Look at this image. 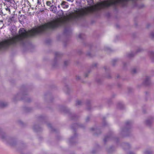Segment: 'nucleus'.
I'll use <instances>...</instances> for the list:
<instances>
[{"mask_svg": "<svg viewBox=\"0 0 154 154\" xmlns=\"http://www.w3.org/2000/svg\"><path fill=\"white\" fill-rule=\"evenodd\" d=\"M90 6L84 8L77 9L74 12L70 13L66 16H63L35 28L33 32H37V34L44 32L49 29H54L59 26H65L72 22L75 21L79 18L93 13L102 9L106 8L111 5L116 6L120 5L125 6L128 1L135 2L137 0H108L92 5L93 0H87Z\"/></svg>", "mask_w": 154, "mask_h": 154, "instance_id": "obj_1", "label": "nucleus"}, {"mask_svg": "<svg viewBox=\"0 0 154 154\" xmlns=\"http://www.w3.org/2000/svg\"><path fill=\"white\" fill-rule=\"evenodd\" d=\"M35 28H33L27 31L24 28L20 29L19 34L10 37L0 42V49L8 48L9 46L23 45L25 43L27 38L35 36V32H33Z\"/></svg>", "mask_w": 154, "mask_h": 154, "instance_id": "obj_2", "label": "nucleus"}, {"mask_svg": "<svg viewBox=\"0 0 154 154\" xmlns=\"http://www.w3.org/2000/svg\"><path fill=\"white\" fill-rule=\"evenodd\" d=\"M60 5L63 8H67L69 7L68 3L63 1L61 2L60 4Z\"/></svg>", "mask_w": 154, "mask_h": 154, "instance_id": "obj_3", "label": "nucleus"}, {"mask_svg": "<svg viewBox=\"0 0 154 154\" xmlns=\"http://www.w3.org/2000/svg\"><path fill=\"white\" fill-rule=\"evenodd\" d=\"M48 8L50 9V11L54 13H56L57 11V7L54 5H53L50 8Z\"/></svg>", "mask_w": 154, "mask_h": 154, "instance_id": "obj_4", "label": "nucleus"}, {"mask_svg": "<svg viewBox=\"0 0 154 154\" xmlns=\"http://www.w3.org/2000/svg\"><path fill=\"white\" fill-rule=\"evenodd\" d=\"M148 55L150 57L152 61H154V52L150 51L148 52Z\"/></svg>", "mask_w": 154, "mask_h": 154, "instance_id": "obj_5", "label": "nucleus"}, {"mask_svg": "<svg viewBox=\"0 0 154 154\" xmlns=\"http://www.w3.org/2000/svg\"><path fill=\"white\" fill-rule=\"evenodd\" d=\"M53 5V2H51L50 1H48L46 2V6L48 8H50Z\"/></svg>", "mask_w": 154, "mask_h": 154, "instance_id": "obj_6", "label": "nucleus"}, {"mask_svg": "<svg viewBox=\"0 0 154 154\" xmlns=\"http://www.w3.org/2000/svg\"><path fill=\"white\" fill-rule=\"evenodd\" d=\"M152 122V119H148L146 120V125H150Z\"/></svg>", "mask_w": 154, "mask_h": 154, "instance_id": "obj_7", "label": "nucleus"}, {"mask_svg": "<svg viewBox=\"0 0 154 154\" xmlns=\"http://www.w3.org/2000/svg\"><path fill=\"white\" fill-rule=\"evenodd\" d=\"M150 80V78L149 77H146L144 81V82L146 85H148L149 84Z\"/></svg>", "mask_w": 154, "mask_h": 154, "instance_id": "obj_8", "label": "nucleus"}, {"mask_svg": "<svg viewBox=\"0 0 154 154\" xmlns=\"http://www.w3.org/2000/svg\"><path fill=\"white\" fill-rule=\"evenodd\" d=\"M8 104L4 102H0V107H4L6 106Z\"/></svg>", "mask_w": 154, "mask_h": 154, "instance_id": "obj_9", "label": "nucleus"}, {"mask_svg": "<svg viewBox=\"0 0 154 154\" xmlns=\"http://www.w3.org/2000/svg\"><path fill=\"white\" fill-rule=\"evenodd\" d=\"M10 5H6L5 8V10L6 11H8L9 14H10L11 12L10 8Z\"/></svg>", "mask_w": 154, "mask_h": 154, "instance_id": "obj_10", "label": "nucleus"}, {"mask_svg": "<svg viewBox=\"0 0 154 154\" xmlns=\"http://www.w3.org/2000/svg\"><path fill=\"white\" fill-rule=\"evenodd\" d=\"M137 70L136 68H133L131 70V73L132 74H134L137 73Z\"/></svg>", "mask_w": 154, "mask_h": 154, "instance_id": "obj_11", "label": "nucleus"}, {"mask_svg": "<svg viewBox=\"0 0 154 154\" xmlns=\"http://www.w3.org/2000/svg\"><path fill=\"white\" fill-rule=\"evenodd\" d=\"M123 107V105L121 103H119L118 105V107L120 109H122Z\"/></svg>", "mask_w": 154, "mask_h": 154, "instance_id": "obj_12", "label": "nucleus"}, {"mask_svg": "<svg viewBox=\"0 0 154 154\" xmlns=\"http://www.w3.org/2000/svg\"><path fill=\"white\" fill-rule=\"evenodd\" d=\"M143 50L142 48H139L137 49L136 52L137 53L140 52Z\"/></svg>", "mask_w": 154, "mask_h": 154, "instance_id": "obj_13", "label": "nucleus"}, {"mask_svg": "<svg viewBox=\"0 0 154 154\" xmlns=\"http://www.w3.org/2000/svg\"><path fill=\"white\" fill-rule=\"evenodd\" d=\"M82 101L80 100H77L76 102V105H79L81 104H82Z\"/></svg>", "mask_w": 154, "mask_h": 154, "instance_id": "obj_14", "label": "nucleus"}, {"mask_svg": "<svg viewBox=\"0 0 154 154\" xmlns=\"http://www.w3.org/2000/svg\"><path fill=\"white\" fill-rule=\"evenodd\" d=\"M134 53H133L131 52L129 54H128V56L129 57H133L134 56Z\"/></svg>", "mask_w": 154, "mask_h": 154, "instance_id": "obj_15", "label": "nucleus"}, {"mask_svg": "<svg viewBox=\"0 0 154 154\" xmlns=\"http://www.w3.org/2000/svg\"><path fill=\"white\" fill-rule=\"evenodd\" d=\"M150 35L151 38L154 40V33L153 32H152L150 34Z\"/></svg>", "mask_w": 154, "mask_h": 154, "instance_id": "obj_16", "label": "nucleus"}, {"mask_svg": "<svg viewBox=\"0 0 154 154\" xmlns=\"http://www.w3.org/2000/svg\"><path fill=\"white\" fill-rule=\"evenodd\" d=\"M3 25V21L0 20V29H1L2 28V26Z\"/></svg>", "mask_w": 154, "mask_h": 154, "instance_id": "obj_17", "label": "nucleus"}, {"mask_svg": "<svg viewBox=\"0 0 154 154\" xmlns=\"http://www.w3.org/2000/svg\"><path fill=\"white\" fill-rule=\"evenodd\" d=\"M109 137H105L104 139V141L105 142H106L107 140L109 139Z\"/></svg>", "mask_w": 154, "mask_h": 154, "instance_id": "obj_18", "label": "nucleus"}, {"mask_svg": "<svg viewBox=\"0 0 154 154\" xmlns=\"http://www.w3.org/2000/svg\"><path fill=\"white\" fill-rule=\"evenodd\" d=\"M131 122L130 121H127L126 122V125L127 126H128L131 124Z\"/></svg>", "mask_w": 154, "mask_h": 154, "instance_id": "obj_19", "label": "nucleus"}, {"mask_svg": "<svg viewBox=\"0 0 154 154\" xmlns=\"http://www.w3.org/2000/svg\"><path fill=\"white\" fill-rule=\"evenodd\" d=\"M69 63V62L68 61H65L64 63V64L66 66Z\"/></svg>", "mask_w": 154, "mask_h": 154, "instance_id": "obj_20", "label": "nucleus"}, {"mask_svg": "<svg viewBox=\"0 0 154 154\" xmlns=\"http://www.w3.org/2000/svg\"><path fill=\"white\" fill-rule=\"evenodd\" d=\"M82 34H79V35H78V37L79 38H82Z\"/></svg>", "mask_w": 154, "mask_h": 154, "instance_id": "obj_21", "label": "nucleus"}, {"mask_svg": "<svg viewBox=\"0 0 154 154\" xmlns=\"http://www.w3.org/2000/svg\"><path fill=\"white\" fill-rule=\"evenodd\" d=\"M59 53L58 52H56L55 53V55L56 57L58 56L59 55Z\"/></svg>", "mask_w": 154, "mask_h": 154, "instance_id": "obj_22", "label": "nucleus"}, {"mask_svg": "<svg viewBox=\"0 0 154 154\" xmlns=\"http://www.w3.org/2000/svg\"><path fill=\"white\" fill-rule=\"evenodd\" d=\"M89 119H90V118L89 117H87L86 119V122H88L89 120Z\"/></svg>", "mask_w": 154, "mask_h": 154, "instance_id": "obj_23", "label": "nucleus"}, {"mask_svg": "<svg viewBox=\"0 0 154 154\" xmlns=\"http://www.w3.org/2000/svg\"><path fill=\"white\" fill-rule=\"evenodd\" d=\"M116 61H117L116 60H113V61H112L113 63L114 62H116ZM113 65H114V63H113Z\"/></svg>", "mask_w": 154, "mask_h": 154, "instance_id": "obj_24", "label": "nucleus"}, {"mask_svg": "<svg viewBox=\"0 0 154 154\" xmlns=\"http://www.w3.org/2000/svg\"><path fill=\"white\" fill-rule=\"evenodd\" d=\"M145 153L146 154H148L149 153H150V152L149 151H146Z\"/></svg>", "mask_w": 154, "mask_h": 154, "instance_id": "obj_25", "label": "nucleus"}, {"mask_svg": "<svg viewBox=\"0 0 154 154\" xmlns=\"http://www.w3.org/2000/svg\"><path fill=\"white\" fill-rule=\"evenodd\" d=\"M38 0V2H37V3H38V4H41V3L40 2V1H39V0Z\"/></svg>", "mask_w": 154, "mask_h": 154, "instance_id": "obj_26", "label": "nucleus"}, {"mask_svg": "<svg viewBox=\"0 0 154 154\" xmlns=\"http://www.w3.org/2000/svg\"><path fill=\"white\" fill-rule=\"evenodd\" d=\"M88 73H86V74H85V77H87L88 76Z\"/></svg>", "mask_w": 154, "mask_h": 154, "instance_id": "obj_27", "label": "nucleus"}, {"mask_svg": "<svg viewBox=\"0 0 154 154\" xmlns=\"http://www.w3.org/2000/svg\"><path fill=\"white\" fill-rule=\"evenodd\" d=\"M0 137L1 138H2V139L4 138V137H3L2 136V135H0Z\"/></svg>", "mask_w": 154, "mask_h": 154, "instance_id": "obj_28", "label": "nucleus"}, {"mask_svg": "<svg viewBox=\"0 0 154 154\" xmlns=\"http://www.w3.org/2000/svg\"><path fill=\"white\" fill-rule=\"evenodd\" d=\"M77 79H80V77H79V76H78V77L77 78Z\"/></svg>", "mask_w": 154, "mask_h": 154, "instance_id": "obj_29", "label": "nucleus"}, {"mask_svg": "<svg viewBox=\"0 0 154 154\" xmlns=\"http://www.w3.org/2000/svg\"><path fill=\"white\" fill-rule=\"evenodd\" d=\"M58 8H60V5L58 6Z\"/></svg>", "mask_w": 154, "mask_h": 154, "instance_id": "obj_30", "label": "nucleus"}, {"mask_svg": "<svg viewBox=\"0 0 154 154\" xmlns=\"http://www.w3.org/2000/svg\"><path fill=\"white\" fill-rule=\"evenodd\" d=\"M129 154H134V153L132 152H130Z\"/></svg>", "mask_w": 154, "mask_h": 154, "instance_id": "obj_31", "label": "nucleus"}, {"mask_svg": "<svg viewBox=\"0 0 154 154\" xmlns=\"http://www.w3.org/2000/svg\"><path fill=\"white\" fill-rule=\"evenodd\" d=\"M60 12L62 14H63V11L62 10H61V11H60Z\"/></svg>", "mask_w": 154, "mask_h": 154, "instance_id": "obj_32", "label": "nucleus"}, {"mask_svg": "<svg viewBox=\"0 0 154 154\" xmlns=\"http://www.w3.org/2000/svg\"><path fill=\"white\" fill-rule=\"evenodd\" d=\"M107 67L106 66H105L104 67V69H106V68Z\"/></svg>", "mask_w": 154, "mask_h": 154, "instance_id": "obj_33", "label": "nucleus"}, {"mask_svg": "<svg viewBox=\"0 0 154 154\" xmlns=\"http://www.w3.org/2000/svg\"><path fill=\"white\" fill-rule=\"evenodd\" d=\"M110 76L109 75L108 76H107V77L109 78L110 77Z\"/></svg>", "mask_w": 154, "mask_h": 154, "instance_id": "obj_34", "label": "nucleus"}, {"mask_svg": "<svg viewBox=\"0 0 154 154\" xmlns=\"http://www.w3.org/2000/svg\"><path fill=\"white\" fill-rule=\"evenodd\" d=\"M91 130L92 131H93L94 130V128H91Z\"/></svg>", "mask_w": 154, "mask_h": 154, "instance_id": "obj_35", "label": "nucleus"}]
</instances>
